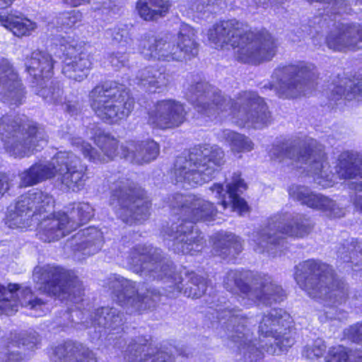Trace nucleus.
Listing matches in <instances>:
<instances>
[{
	"mask_svg": "<svg viewBox=\"0 0 362 362\" xmlns=\"http://www.w3.org/2000/svg\"><path fill=\"white\" fill-rule=\"evenodd\" d=\"M20 307L29 309L30 315L34 317L42 316L49 310L45 303L33 298L29 287L16 284L6 286L0 284V313L11 315L17 312Z\"/></svg>",
	"mask_w": 362,
	"mask_h": 362,
	"instance_id": "18",
	"label": "nucleus"
},
{
	"mask_svg": "<svg viewBox=\"0 0 362 362\" xmlns=\"http://www.w3.org/2000/svg\"><path fill=\"white\" fill-rule=\"evenodd\" d=\"M54 206L52 197L38 189H32L18 197L7 209L5 225L11 229H28L37 221V235L45 242L59 240L89 221L94 210L88 203L74 204L69 214L58 212L45 216Z\"/></svg>",
	"mask_w": 362,
	"mask_h": 362,
	"instance_id": "1",
	"label": "nucleus"
},
{
	"mask_svg": "<svg viewBox=\"0 0 362 362\" xmlns=\"http://www.w3.org/2000/svg\"><path fill=\"white\" fill-rule=\"evenodd\" d=\"M362 30L359 25H342L332 31L327 37V45L335 51L359 49L362 47Z\"/></svg>",
	"mask_w": 362,
	"mask_h": 362,
	"instance_id": "28",
	"label": "nucleus"
},
{
	"mask_svg": "<svg viewBox=\"0 0 362 362\" xmlns=\"http://www.w3.org/2000/svg\"><path fill=\"white\" fill-rule=\"evenodd\" d=\"M315 66L307 62L288 65L275 70L272 87L283 98L305 95L313 87Z\"/></svg>",
	"mask_w": 362,
	"mask_h": 362,
	"instance_id": "17",
	"label": "nucleus"
},
{
	"mask_svg": "<svg viewBox=\"0 0 362 362\" xmlns=\"http://www.w3.org/2000/svg\"><path fill=\"white\" fill-rule=\"evenodd\" d=\"M224 163V153L216 145H199L188 155L179 156L175 163L172 177L184 187H196L209 181Z\"/></svg>",
	"mask_w": 362,
	"mask_h": 362,
	"instance_id": "8",
	"label": "nucleus"
},
{
	"mask_svg": "<svg viewBox=\"0 0 362 362\" xmlns=\"http://www.w3.org/2000/svg\"><path fill=\"white\" fill-rule=\"evenodd\" d=\"M113 288L115 300L129 313L150 308L155 300L149 295V291L148 295L142 298L136 296L135 284L127 279H117L114 282Z\"/></svg>",
	"mask_w": 362,
	"mask_h": 362,
	"instance_id": "26",
	"label": "nucleus"
},
{
	"mask_svg": "<svg viewBox=\"0 0 362 362\" xmlns=\"http://www.w3.org/2000/svg\"><path fill=\"white\" fill-rule=\"evenodd\" d=\"M180 218L165 232L168 246L175 252L194 255L202 248V238L194 223L210 221L216 215L213 204L192 194H176L172 203Z\"/></svg>",
	"mask_w": 362,
	"mask_h": 362,
	"instance_id": "5",
	"label": "nucleus"
},
{
	"mask_svg": "<svg viewBox=\"0 0 362 362\" xmlns=\"http://www.w3.org/2000/svg\"><path fill=\"white\" fill-rule=\"evenodd\" d=\"M33 280L37 288L55 297L66 305L78 304L82 300V285L80 281L63 268L54 265L37 267Z\"/></svg>",
	"mask_w": 362,
	"mask_h": 362,
	"instance_id": "13",
	"label": "nucleus"
},
{
	"mask_svg": "<svg viewBox=\"0 0 362 362\" xmlns=\"http://www.w3.org/2000/svg\"><path fill=\"white\" fill-rule=\"evenodd\" d=\"M0 24L17 37L30 35L37 28L35 22L18 15L17 12L0 11Z\"/></svg>",
	"mask_w": 362,
	"mask_h": 362,
	"instance_id": "34",
	"label": "nucleus"
},
{
	"mask_svg": "<svg viewBox=\"0 0 362 362\" xmlns=\"http://www.w3.org/2000/svg\"><path fill=\"white\" fill-rule=\"evenodd\" d=\"M54 362H96L94 354L82 344L67 341L54 351Z\"/></svg>",
	"mask_w": 362,
	"mask_h": 362,
	"instance_id": "32",
	"label": "nucleus"
},
{
	"mask_svg": "<svg viewBox=\"0 0 362 362\" xmlns=\"http://www.w3.org/2000/svg\"><path fill=\"white\" fill-rule=\"evenodd\" d=\"M187 99L199 112L211 117L218 111L231 109L233 122L240 127L261 128L269 118L267 107L262 98L253 92L244 93L235 103L225 98L207 83H197L186 93Z\"/></svg>",
	"mask_w": 362,
	"mask_h": 362,
	"instance_id": "3",
	"label": "nucleus"
},
{
	"mask_svg": "<svg viewBox=\"0 0 362 362\" xmlns=\"http://www.w3.org/2000/svg\"><path fill=\"white\" fill-rule=\"evenodd\" d=\"M90 106L97 116L107 123L127 118L134 107V100L123 86L105 84L95 87L89 95Z\"/></svg>",
	"mask_w": 362,
	"mask_h": 362,
	"instance_id": "14",
	"label": "nucleus"
},
{
	"mask_svg": "<svg viewBox=\"0 0 362 362\" xmlns=\"http://www.w3.org/2000/svg\"><path fill=\"white\" fill-rule=\"evenodd\" d=\"M325 362H362V352L342 346H333L329 349Z\"/></svg>",
	"mask_w": 362,
	"mask_h": 362,
	"instance_id": "39",
	"label": "nucleus"
},
{
	"mask_svg": "<svg viewBox=\"0 0 362 362\" xmlns=\"http://www.w3.org/2000/svg\"><path fill=\"white\" fill-rule=\"evenodd\" d=\"M127 62V57L125 54L117 53L111 57L110 62L112 66L115 67H120L124 66Z\"/></svg>",
	"mask_w": 362,
	"mask_h": 362,
	"instance_id": "49",
	"label": "nucleus"
},
{
	"mask_svg": "<svg viewBox=\"0 0 362 362\" xmlns=\"http://www.w3.org/2000/svg\"><path fill=\"white\" fill-rule=\"evenodd\" d=\"M186 111L183 105L173 100H164L157 103L149 112L148 122L160 129L180 126L185 119Z\"/></svg>",
	"mask_w": 362,
	"mask_h": 362,
	"instance_id": "25",
	"label": "nucleus"
},
{
	"mask_svg": "<svg viewBox=\"0 0 362 362\" xmlns=\"http://www.w3.org/2000/svg\"><path fill=\"white\" fill-rule=\"evenodd\" d=\"M311 227L308 219L287 213L277 214L269 219L265 228L252 234L250 244L257 252H267L272 256L280 255L284 243L283 235L303 237L308 234Z\"/></svg>",
	"mask_w": 362,
	"mask_h": 362,
	"instance_id": "10",
	"label": "nucleus"
},
{
	"mask_svg": "<svg viewBox=\"0 0 362 362\" xmlns=\"http://www.w3.org/2000/svg\"><path fill=\"white\" fill-rule=\"evenodd\" d=\"M344 337L345 339L362 345V322L354 324L345 329Z\"/></svg>",
	"mask_w": 362,
	"mask_h": 362,
	"instance_id": "46",
	"label": "nucleus"
},
{
	"mask_svg": "<svg viewBox=\"0 0 362 362\" xmlns=\"http://www.w3.org/2000/svg\"><path fill=\"white\" fill-rule=\"evenodd\" d=\"M90 137L94 139L95 143L103 153V156H100L89 143L86 142L81 137L74 138L71 141L72 146L89 161L95 163H102L107 162L116 155L117 141L115 139L105 134L100 129H96L94 132H90Z\"/></svg>",
	"mask_w": 362,
	"mask_h": 362,
	"instance_id": "22",
	"label": "nucleus"
},
{
	"mask_svg": "<svg viewBox=\"0 0 362 362\" xmlns=\"http://www.w3.org/2000/svg\"><path fill=\"white\" fill-rule=\"evenodd\" d=\"M207 37L216 48L230 45L236 59L243 63L257 64L271 60L276 51L275 40L269 33L255 34L235 20L214 25L209 29Z\"/></svg>",
	"mask_w": 362,
	"mask_h": 362,
	"instance_id": "4",
	"label": "nucleus"
},
{
	"mask_svg": "<svg viewBox=\"0 0 362 362\" xmlns=\"http://www.w3.org/2000/svg\"><path fill=\"white\" fill-rule=\"evenodd\" d=\"M246 189L247 185L239 174H234L231 182L227 184L226 189L221 184H214L210 188L215 197L218 198L224 209L228 207L231 211H236L239 214L248 211L246 202L239 196Z\"/></svg>",
	"mask_w": 362,
	"mask_h": 362,
	"instance_id": "24",
	"label": "nucleus"
},
{
	"mask_svg": "<svg viewBox=\"0 0 362 362\" xmlns=\"http://www.w3.org/2000/svg\"><path fill=\"white\" fill-rule=\"evenodd\" d=\"M223 136L234 153L249 152L254 148L252 141L245 135L226 130L223 132Z\"/></svg>",
	"mask_w": 362,
	"mask_h": 362,
	"instance_id": "40",
	"label": "nucleus"
},
{
	"mask_svg": "<svg viewBox=\"0 0 362 362\" xmlns=\"http://www.w3.org/2000/svg\"><path fill=\"white\" fill-rule=\"evenodd\" d=\"M26 71L36 81L40 86L45 83V79L52 75L53 62L49 54L42 51H35L25 61Z\"/></svg>",
	"mask_w": 362,
	"mask_h": 362,
	"instance_id": "31",
	"label": "nucleus"
},
{
	"mask_svg": "<svg viewBox=\"0 0 362 362\" xmlns=\"http://www.w3.org/2000/svg\"><path fill=\"white\" fill-rule=\"evenodd\" d=\"M289 196L302 204L320 211L330 218H340L345 209L339 207L334 200L321 194L314 193L305 186L293 185L288 189Z\"/></svg>",
	"mask_w": 362,
	"mask_h": 362,
	"instance_id": "23",
	"label": "nucleus"
},
{
	"mask_svg": "<svg viewBox=\"0 0 362 362\" xmlns=\"http://www.w3.org/2000/svg\"><path fill=\"white\" fill-rule=\"evenodd\" d=\"M170 7V0H139L136 9L145 21H153L164 16Z\"/></svg>",
	"mask_w": 362,
	"mask_h": 362,
	"instance_id": "37",
	"label": "nucleus"
},
{
	"mask_svg": "<svg viewBox=\"0 0 362 362\" xmlns=\"http://www.w3.org/2000/svg\"><path fill=\"white\" fill-rule=\"evenodd\" d=\"M195 30L182 23L177 37H165L156 40L154 37H144L139 42L141 54L147 59L163 61L189 59L198 53Z\"/></svg>",
	"mask_w": 362,
	"mask_h": 362,
	"instance_id": "11",
	"label": "nucleus"
},
{
	"mask_svg": "<svg viewBox=\"0 0 362 362\" xmlns=\"http://www.w3.org/2000/svg\"><path fill=\"white\" fill-rule=\"evenodd\" d=\"M221 0H194L190 5V9L197 17L207 18L209 13L214 11V6L218 4Z\"/></svg>",
	"mask_w": 362,
	"mask_h": 362,
	"instance_id": "44",
	"label": "nucleus"
},
{
	"mask_svg": "<svg viewBox=\"0 0 362 362\" xmlns=\"http://www.w3.org/2000/svg\"><path fill=\"white\" fill-rule=\"evenodd\" d=\"M110 205L118 218L128 224L142 221L150 215L151 204L144 190L128 182L112 190Z\"/></svg>",
	"mask_w": 362,
	"mask_h": 362,
	"instance_id": "16",
	"label": "nucleus"
},
{
	"mask_svg": "<svg viewBox=\"0 0 362 362\" xmlns=\"http://www.w3.org/2000/svg\"><path fill=\"white\" fill-rule=\"evenodd\" d=\"M175 286H176V291L177 293H180L181 291V286L180 285V284H175Z\"/></svg>",
	"mask_w": 362,
	"mask_h": 362,
	"instance_id": "54",
	"label": "nucleus"
},
{
	"mask_svg": "<svg viewBox=\"0 0 362 362\" xmlns=\"http://www.w3.org/2000/svg\"><path fill=\"white\" fill-rule=\"evenodd\" d=\"M9 183L5 177L0 176V199L3 197L4 193L8 189Z\"/></svg>",
	"mask_w": 362,
	"mask_h": 362,
	"instance_id": "51",
	"label": "nucleus"
},
{
	"mask_svg": "<svg viewBox=\"0 0 362 362\" xmlns=\"http://www.w3.org/2000/svg\"><path fill=\"white\" fill-rule=\"evenodd\" d=\"M348 83L349 84L347 83L345 84L349 86L350 90L345 93L344 88L341 86L336 87L333 90V99L337 100L339 97L341 98L344 95L348 100L362 101V78L356 81H349Z\"/></svg>",
	"mask_w": 362,
	"mask_h": 362,
	"instance_id": "42",
	"label": "nucleus"
},
{
	"mask_svg": "<svg viewBox=\"0 0 362 362\" xmlns=\"http://www.w3.org/2000/svg\"><path fill=\"white\" fill-rule=\"evenodd\" d=\"M92 323L94 326L115 329L123 324V319L116 308H101L97 310Z\"/></svg>",
	"mask_w": 362,
	"mask_h": 362,
	"instance_id": "38",
	"label": "nucleus"
},
{
	"mask_svg": "<svg viewBox=\"0 0 362 362\" xmlns=\"http://www.w3.org/2000/svg\"><path fill=\"white\" fill-rule=\"evenodd\" d=\"M127 35V33L126 32H123L122 34H121L119 37L118 34H117V35H115L114 36V39L117 41H120L124 37H125Z\"/></svg>",
	"mask_w": 362,
	"mask_h": 362,
	"instance_id": "53",
	"label": "nucleus"
},
{
	"mask_svg": "<svg viewBox=\"0 0 362 362\" xmlns=\"http://www.w3.org/2000/svg\"><path fill=\"white\" fill-rule=\"evenodd\" d=\"M206 282L204 279L197 280L191 282V285L185 290V294L188 297L197 298L201 297L206 291Z\"/></svg>",
	"mask_w": 362,
	"mask_h": 362,
	"instance_id": "45",
	"label": "nucleus"
},
{
	"mask_svg": "<svg viewBox=\"0 0 362 362\" xmlns=\"http://www.w3.org/2000/svg\"><path fill=\"white\" fill-rule=\"evenodd\" d=\"M59 49L64 57L62 66L64 76L76 81L86 78L92 63L86 54L78 52L76 42L70 37H62L59 40Z\"/></svg>",
	"mask_w": 362,
	"mask_h": 362,
	"instance_id": "21",
	"label": "nucleus"
},
{
	"mask_svg": "<svg viewBox=\"0 0 362 362\" xmlns=\"http://www.w3.org/2000/svg\"><path fill=\"white\" fill-rule=\"evenodd\" d=\"M25 93L22 84L9 62L0 60V100L10 105H19L23 103Z\"/></svg>",
	"mask_w": 362,
	"mask_h": 362,
	"instance_id": "27",
	"label": "nucleus"
},
{
	"mask_svg": "<svg viewBox=\"0 0 362 362\" xmlns=\"http://www.w3.org/2000/svg\"><path fill=\"white\" fill-rule=\"evenodd\" d=\"M62 93V90L59 87L50 86L49 88H42L37 94L47 103H57Z\"/></svg>",
	"mask_w": 362,
	"mask_h": 362,
	"instance_id": "47",
	"label": "nucleus"
},
{
	"mask_svg": "<svg viewBox=\"0 0 362 362\" xmlns=\"http://www.w3.org/2000/svg\"><path fill=\"white\" fill-rule=\"evenodd\" d=\"M22 342L11 341L6 346H0L1 362H21L25 358L19 349L33 350L38 344V337L35 332L30 333L26 338L21 339Z\"/></svg>",
	"mask_w": 362,
	"mask_h": 362,
	"instance_id": "33",
	"label": "nucleus"
},
{
	"mask_svg": "<svg viewBox=\"0 0 362 362\" xmlns=\"http://www.w3.org/2000/svg\"><path fill=\"white\" fill-rule=\"evenodd\" d=\"M257 6L263 8L276 7L284 3V0H252Z\"/></svg>",
	"mask_w": 362,
	"mask_h": 362,
	"instance_id": "50",
	"label": "nucleus"
},
{
	"mask_svg": "<svg viewBox=\"0 0 362 362\" xmlns=\"http://www.w3.org/2000/svg\"><path fill=\"white\" fill-rule=\"evenodd\" d=\"M326 317H327V318H329V319H332V318H333V317H332V316H329V315H327V316H326Z\"/></svg>",
	"mask_w": 362,
	"mask_h": 362,
	"instance_id": "55",
	"label": "nucleus"
},
{
	"mask_svg": "<svg viewBox=\"0 0 362 362\" xmlns=\"http://www.w3.org/2000/svg\"><path fill=\"white\" fill-rule=\"evenodd\" d=\"M136 83L146 88L150 92L166 86L169 82L163 70L155 67H147L139 71Z\"/></svg>",
	"mask_w": 362,
	"mask_h": 362,
	"instance_id": "36",
	"label": "nucleus"
},
{
	"mask_svg": "<svg viewBox=\"0 0 362 362\" xmlns=\"http://www.w3.org/2000/svg\"><path fill=\"white\" fill-rule=\"evenodd\" d=\"M86 166L71 152L60 151L49 162H39L20 175L21 185L27 187L55 177L62 187L80 190L85 185Z\"/></svg>",
	"mask_w": 362,
	"mask_h": 362,
	"instance_id": "7",
	"label": "nucleus"
},
{
	"mask_svg": "<svg viewBox=\"0 0 362 362\" xmlns=\"http://www.w3.org/2000/svg\"><path fill=\"white\" fill-rule=\"evenodd\" d=\"M121 156L131 162L143 164L151 162L158 155L159 147L156 142L149 140L141 143L129 142L127 146L120 147Z\"/></svg>",
	"mask_w": 362,
	"mask_h": 362,
	"instance_id": "29",
	"label": "nucleus"
},
{
	"mask_svg": "<svg viewBox=\"0 0 362 362\" xmlns=\"http://www.w3.org/2000/svg\"><path fill=\"white\" fill-rule=\"evenodd\" d=\"M130 269L141 275L153 279L170 276L172 266L160 258V250L151 246L138 245L128 257Z\"/></svg>",
	"mask_w": 362,
	"mask_h": 362,
	"instance_id": "20",
	"label": "nucleus"
},
{
	"mask_svg": "<svg viewBox=\"0 0 362 362\" xmlns=\"http://www.w3.org/2000/svg\"><path fill=\"white\" fill-rule=\"evenodd\" d=\"M326 351L325 341L317 339L307 344L303 350V356L309 360H315L324 356Z\"/></svg>",
	"mask_w": 362,
	"mask_h": 362,
	"instance_id": "43",
	"label": "nucleus"
},
{
	"mask_svg": "<svg viewBox=\"0 0 362 362\" xmlns=\"http://www.w3.org/2000/svg\"><path fill=\"white\" fill-rule=\"evenodd\" d=\"M294 278L310 298L325 305L337 307L346 299V285L336 277L329 265L320 261L308 259L298 264Z\"/></svg>",
	"mask_w": 362,
	"mask_h": 362,
	"instance_id": "6",
	"label": "nucleus"
},
{
	"mask_svg": "<svg viewBox=\"0 0 362 362\" xmlns=\"http://www.w3.org/2000/svg\"><path fill=\"white\" fill-rule=\"evenodd\" d=\"M319 146L324 155L323 160L327 164L325 170L327 173H332L334 175L333 183L330 187L335 183L337 177L349 180L348 185L357 192L354 201L355 207L357 210L362 211V158L357 153L343 152L339 157L338 163L335 166V173H334L329 170L330 165L322 146L320 144Z\"/></svg>",
	"mask_w": 362,
	"mask_h": 362,
	"instance_id": "19",
	"label": "nucleus"
},
{
	"mask_svg": "<svg viewBox=\"0 0 362 362\" xmlns=\"http://www.w3.org/2000/svg\"><path fill=\"white\" fill-rule=\"evenodd\" d=\"M82 18V14L78 11L73 10L71 12L62 14V24L63 25L71 28L77 23L80 22Z\"/></svg>",
	"mask_w": 362,
	"mask_h": 362,
	"instance_id": "48",
	"label": "nucleus"
},
{
	"mask_svg": "<svg viewBox=\"0 0 362 362\" xmlns=\"http://www.w3.org/2000/svg\"><path fill=\"white\" fill-rule=\"evenodd\" d=\"M240 310L231 308L230 302L217 305L216 317L218 320L228 318L232 325L230 337L239 344L241 354L250 362L256 361L263 356V350L270 354H279L294 344L291 334V318L281 309H272L262 317L259 325V340L252 342L251 334L246 329V320L239 314Z\"/></svg>",
	"mask_w": 362,
	"mask_h": 362,
	"instance_id": "2",
	"label": "nucleus"
},
{
	"mask_svg": "<svg viewBox=\"0 0 362 362\" xmlns=\"http://www.w3.org/2000/svg\"><path fill=\"white\" fill-rule=\"evenodd\" d=\"M103 243L101 231L95 228L89 227L77 233L72 238L71 245L75 252L89 256L98 252Z\"/></svg>",
	"mask_w": 362,
	"mask_h": 362,
	"instance_id": "30",
	"label": "nucleus"
},
{
	"mask_svg": "<svg viewBox=\"0 0 362 362\" xmlns=\"http://www.w3.org/2000/svg\"><path fill=\"white\" fill-rule=\"evenodd\" d=\"M127 351L129 354L125 356L127 362H170V357L163 352L157 353L153 357L144 354L145 358H143L141 351H144V348L140 345L129 346Z\"/></svg>",
	"mask_w": 362,
	"mask_h": 362,
	"instance_id": "41",
	"label": "nucleus"
},
{
	"mask_svg": "<svg viewBox=\"0 0 362 362\" xmlns=\"http://www.w3.org/2000/svg\"><path fill=\"white\" fill-rule=\"evenodd\" d=\"M247 275L238 271H230L224 280L226 288L231 292L240 291V303L245 307L255 303L270 305L281 301L284 296L283 289L273 283L269 276H264L252 284V287L243 281Z\"/></svg>",
	"mask_w": 362,
	"mask_h": 362,
	"instance_id": "15",
	"label": "nucleus"
},
{
	"mask_svg": "<svg viewBox=\"0 0 362 362\" xmlns=\"http://www.w3.org/2000/svg\"><path fill=\"white\" fill-rule=\"evenodd\" d=\"M14 0H0V9H4L9 7Z\"/></svg>",
	"mask_w": 362,
	"mask_h": 362,
	"instance_id": "52",
	"label": "nucleus"
},
{
	"mask_svg": "<svg viewBox=\"0 0 362 362\" xmlns=\"http://www.w3.org/2000/svg\"><path fill=\"white\" fill-rule=\"evenodd\" d=\"M0 135L6 151L16 158L28 157L47 143L44 130L30 121H11L4 117L0 121Z\"/></svg>",
	"mask_w": 362,
	"mask_h": 362,
	"instance_id": "12",
	"label": "nucleus"
},
{
	"mask_svg": "<svg viewBox=\"0 0 362 362\" xmlns=\"http://www.w3.org/2000/svg\"><path fill=\"white\" fill-rule=\"evenodd\" d=\"M270 155L279 162L289 164L287 160H290L291 164L296 168H303L315 182L322 187H329L333 183L334 175L327 173V164L323 160L322 149L315 139H307L302 146L295 144L274 146Z\"/></svg>",
	"mask_w": 362,
	"mask_h": 362,
	"instance_id": "9",
	"label": "nucleus"
},
{
	"mask_svg": "<svg viewBox=\"0 0 362 362\" xmlns=\"http://www.w3.org/2000/svg\"><path fill=\"white\" fill-rule=\"evenodd\" d=\"M215 255L226 258L242 251L240 239L231 233L219 232L212 237Z\"/></svg>",
	"mask_w": 362,
	"mask_h": 362,
	"instance_id": "35",
	"label": "nucleus"
}]
</instances>
